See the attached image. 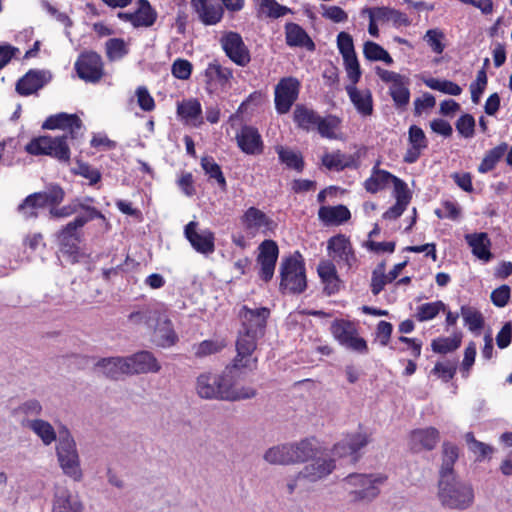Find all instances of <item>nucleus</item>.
I'll return each mask as SVG.
<instances>
[{
    "mask_svg": "<svg viewBox=\"0 0 512 512\" xmlns=\"http://www.w3.org/2000/svg\"><path fill=\"white\" fill-rule=\"evenodd\" d=\"M438 498L441 504L451 509H466L474 499L469 484L459 481L455 475H443L438 482Z\"/></svg>",
    "mask_w": 512,
    "mask_h": 512,
    "instance_id": "nucleus-1",
    "label": "nucleus"
},
{
    "mask_svg": "<svg viewBox=\"0 0 512 512\" xmlns=\"http://www.w3.org/2000/svg\"><path fill=\"white\" fill-rule=\"evenodd\" d=\"M281 292L288 291L291 294H300L307 287L305 265L299 252H295L282 259L280 264Z\"/></svg>",
    "mask_w": 512,
    "mask_h": 512,
    "instance_id": "nucleus-2",
    "label": "nucleus"
},
{
    "mask_svg": "<svg viewBox=\"0 0 512 512\" xmlns=\"http://www.w3.org/2000/svg\"><path fill=\"white\" fill-rule=\"evenodd\" d=\"M56 456L64 475L76 482L82 480L83 471L80 465L76 442L67 429L59 432Z\"/></svg>",
    "mask_w": 512,
    "mask_h": 512,
    "instance_id": "nucleus-3",
    "label": "nucleus"
},
{
    "mask_svg": "<svg viewBox=\"0 0 512 512\" xmlns=\"http://www.w3.org/2000/svg\"><path fill=\"white\" fill-rule=\"evenodd\" d=\"M386 477L376 476L373 474H357L352 473L344 478V483L351 487L349 491L350 502L352 503H369L374 500L379 489L376 484L383 483Z\"/></svg>",
    "mask_w": 512,
    "mask_h": 512,
    "instance_id": "nucleus-4",
    "label": "nucleus"
},
{
    "mask_svg": "<svg viewBox=\"0 0 512 512\" xmlns=\"http://www.w3.org/2000/svg\"><path fill=\"white\" fill-rule=\"evenodd\" d=\"M260 338L249 332L239 330L236 340L237 355L232 360L231 365L226 366L230 374H233L235 371L246 373L256 368L257 358L253 357V353L257 348V341Z\"/></svg>",
    "mask_w": 512,
    "mask_h": 512,
    "instance_id": "nucleus-5",
    "label": "nucleus"
},
{
    "mask_svg": "<svg viewBox=\"0 0 512 512\" xmlns=\"http://www.w3.org/2000/svg\"><path fill=\"white\" fill-rule=\"evenodd\" d=\"M67 136L50 137L41 136L32 139L25 147V150L31 155H49L60 161L70 159V149L66 142Z\"/></svg>",
    "mask_w": 512,
    "mask_h": 512,
    "instance_id": "nucleus-6",
    "label": "nucleus"
},
{
    "mask_svg": "<svg viewBox=\"0 0 512 512\" xmlns=\"http://www.w3.org/2000/svg\"><path fill=\"white\" fill-rule=\"evenodd\" d=\"M107 363H116L126 374L156 373L161 369L157 359L149 351H140L125 359H114Z\"/></svg>",
    "mask_w": 512,
    "mask_h": 512,
    "instance_id": "nucleus-7",
    "label": "nucleus"
},
{
    "mask_svg": "<svg viewBox=\"0 0 512 512\" xmlns=\"http://www.w3.org/2000/svg\"><path fill=\"white\" fill-rule=\"evenodd\" d=\"M331 333L341 345L357 352H367L368 347L364 338L357 336V329L353 322L348 320H335L331 324Z\"/></svg>",
    "mask_w": 512,
    "mask_h": 512,
    "instance_id": "nucleus-8",
    "label": "nucleus"
},
{
    "mask_svg": "<svg viewBox=\"0 0 512 512\" xmlns=\"http://www.w3.org/2000/svg\"><path fill=\"white\" fill-rule=\"evenodd\" d=\"M238 316L241 320V329L259 337L265 335L267 320L270 316V309L261 307L257 309H250L243 306Z\"/></svg>",
    "mask_w": 512,
    "mask_h": 512,
    "instance_id": "nucleus-9",
    "label": "nucleus"
},
{
    "mask_svg": "<svg viewBox=\"0 0 512 512\" xmlns=\"http://www.w3.org/2000/svg\"><path fill=\"white\" fill-rule=\"evenodd\" d=\"M300 82L294 77L282 78L275 87V106L280 114L287 113L298 98Z\"/></svg>",
    "mask_w": 512,
    "mask_h": 512,
    "instance_id": "nucleus-10",
    "label": "nucleus"
},
{
    "mask_svg": "<svg viewBox=\"0 0 512 512\" xmlns=\"http://www.w3.org/2000/svg\"><path fill=\"white\" fill-rule=\"evenodd\" d=\"M75 69L79 78L96 83L103 76V62L96 52L82 53L75 63Z\"/></svg>",
    "mask_w": 512,
    "mask_h": 512,
    "instance_id": "nucleus-11",
    "label": "nucleus"
},
{
    "mask_svg": "<svg viewBox=\"0 0 512 512\" xmlns=\"http://www.w3.org/2000/svg\"><path fill=\"white\" fill-rule=\"evenodd\" d=\"M278 255V245L274 240L266 239L260 244L257 263L260 265L259 277L263 281L269 282L273 278Z\"/></svg>",
    "mask_w": 512,
    "mask_h": 512,
    "instance_id": "nucleus-12",
    "label": "nucleus"
},
{
    "mask_svg": "<svg viewBox=\"0 0 512 512\" xmlns=\"http://www.w3.org/2000/svg\"><path fill=\"white\" fill-rule=\"evenodd\" d=\"M328 250L329 255L338 263V265H343L349 269L356 262V256L351 243L343 234H338L329 239Z\"/></svg>",
    "mask_w": 512,
    "mask_h": 512,
    "instance_id": "nucleus-13",
    "label": "nucleus"
},
{
    "mask_svg": "<svg viewBox=\"0 0 512 512\" xmlns=\"http://www.w3.org/2000/svg\"><path fill=\"white\" fill-rule=\"evenodd\" d=\"M240 129L236 132V142L242 152L248 155H259L264 150V144L255 127L242 125L239 122Z\"/></svg>",
    "mask_w": 512,
    "mask_h": 512,
    "instance_id": "nucleus-14",
    "label": "nucleus"
},
{
    "mask_svg": "<svg viewBox=\"0 0 512 512\" xmlns=\"http://www.w3.org/2000/svg\"><path fill=\"white\" fill-rule=\"evenodd\" d=\"M312 462L305 465L297 474V479H303L315 483L328 475L335 469V461L331 458H313Z\"/></svg>",
    "mask_w": 512,
    "mask_h": 512,
    "instance_id": "nucleus-15",
    "label": "nucleus"
},
{
    "mask_svg": "<svg viewBox=\"0 0 512 512\" xmlns=\"http://www.w3.org/2000/svg\"><path fill=\"white\" fill-rule=\"evenodd\" d=\"M369 436L365 433L348 434L340 442L333 446L332 452L338 457L352 455V462L358 461L359 456L356 453L369 443Z\"/></svg>",
    "mask_w": 512,
    "mask_h": 512,
    "instance_id": "nucleus-16",
    "label": "nucleus"
},
{
    "mask_svg": "<svg viewBox=\"0 0 512 512\" xmlns=\"http://www.w3.org/2000/svg\"><path fill=\"white\" fill-rule=\"evenodd\" d=\"M226 56L241 67H245L251 61L250 51L239 33H226Z\"/></svg>",
    "mask_w": 512,
    "mask_h": 512,
    "instance_id": "nucleus-17",
    "label": "nucleus"
},
{
    "mask_svg": "<svg viewBox=\"0 0 512 512\" xmlns=\"http://www.w3.org/2000/svg\"><path fill=\"white\" fill-rule=\"evenodd\" d=\"M223 383L222 374L203 373L197 378V393L205 399H223Z\"/></svg>",
    "mask_w": 512,
    "mask_h": 512,
    "instance_id": "nucleus-18",
    "label": "nucleus"
},
{
    "mask_svg": "<svg viewBox=\"0 0 512 512\" xmlns=\"http://www.w3.org/2000/svg\"><path fill=\"white\" fill-rule=\"evenodd\" d=\"M50 79L51 74L48 71L30 70L17 81L15 89L20 95L28 96L36 93Z\"/></svg>",
    "mask_w": 512,
    "mask_h": 512,
    "instance_id": "nucleus-19",
    "label": "nucleus"
},
{
    "mask_svg": "<svg viewBox=\"0 0 512 512\" xmlns=\"http://www.w3.org/2000/svg\"><path fill=\"white\" fill-rule=\"evenodd\" d=\"M152 341L159 347H170L177 340V334L173 329L171 320L159 312V320L154 322Z\"/></svg>",
    "mask_w": 512,
    "mask_h": 512,
    "instance_id": "nucleus-20",
    "label": "nucleus"
},
{
    "mask_svg": "<svg viewBox=\"0 0 512 512\" xmlns=\"http://www.w3.org/2000/svg\"><path fill=\"white\" fill-rule=\"evenodd\" d=\"M291 465L305 463L318 454L315 438H304L297 442L288 443Z\"/></svg>",
    "mask_w": 512,
    "mask_h": 512,
    "instance_id": "nucleus-21",
    "label": "nucleus"
},
{
    "mask_svg": "<svg viewBox=\"0 0 512 512\" xmlns=\"http://www.w3.org/2000/svg\"><path fill=\"white\" fill-rule=\"evenodd\" d=\"M197 223L191 221L185 227V236L193 248L203 254H208L214 250L213 235L208 231L198 232Z\"/></svg>",
    "mask_w": 512,
    "mask_h": 512,
    "instance_id": "nucleus-22",
    "label": "nucleus"
},
{
    "mask_svg": "<svg viewBox=\"0 0 512 512\" xmlns=\"http://www.w3.org/2000/svg\"><path fill=\"white\" fill-rule=\"evenodd\" d=\"M82 122L75 114L59 113L48 117L42 124L43 129H70V136L76 137L77 132L81 129Z\"/></svg>",
    "mask_w": 512,
    "mask_h": 512,
    "instance_id": "nucleus-23",
    "label": "nucleus"
},
{
    "mask_svg": "<svg viewBox=\"0 0 512 512\" xmlns=\"http://www.w3.org/2000/svg\"><path fill=\"white\" fill-rule=\"evenodd\" d=\"M192 6L206 25L216 24L221 20L223 7L213 0H191Z\"/></svg>",
    "mask_w": 512,
    "mask_h": 512,
    "instance_id": "nucleus-24",
    "label": "nucleus"
},
{
    "mask_svg": "<svg viewBox=\"0 0 512 512\" xmlns=\"http://www.w3.org/2000/svg\"><path fill=\"white\" fill-rule=\"evenodd\" d=\"M243 221L247 228L261 230L264 234L273 232L276 227V223L271 218L255 207H250L245 212Z\"/></svg>",
    "mask_w": 512,
    "mask_h": 512,
    "instance_id": "nucleus-25",
    "label": "nucleus"
},
{
    "mask_svg": "<svg viewBox=\"0 0 512 512\" xmlns=\"http://www.w3.org/2000/svg\"><path fill=\"white\" fill-rule=\"evenodd\" d=\"M346 91L356 110L363 116L373 113V99L370 90H359L356 85H347Z\"/></svg>",
    "mask_w": 512,
    "mask_h": 512,
    "instance_id": "nucleus-26",
    "label": "nucleus"
},
{
    "mask_svg": "<svg viewBox=\"0 0 512 512\" xmlns=\"http://www.w3.org/2000/svg\"><path fill=\"white\" fill-rule=\"evenodd\" d=\"M439 431L434 427L424 429H416L411 432V441L413 449L419 451L420 449L432 450L439 442Z\"/></svg>",
    "mask_w": 512,
    "mask_h": 512,
    "instance_id": "nucleus-27",
    "label": "nucleus"
},
{
    "mask_svg": "<svg viewBox=\"0 0 512 512\" xmlns=\"http://www.w3.org/2000/svg\"><path fill=\"white\" fill-rule=\"evenodd\" d=\"M286 43L291 47H305L309 51L315 49V44L307 32L296 23H288L285 27Z\"/></svg>",
    "mask_w": 512,
    "mask_h": 512,
    "instance_id": "nucleus-28",
    "label": "nucleus"
},
{
    "mask_svg": "<svg viewBox=\"0 0 512 512\" xmlns=\"http://www.w3.org/2000/svg\"><path fill=\"white\" fill-rule=\"evenodd\" d=\"M318 217L326 225H339L349 220L351 214L346 206L340 204L320 207Z\"/></svg>",
    "mask_w": 512,
    "mask_h": 512,
    "instance_id": "nucleus-29",
    "label": "nucleus"
},
{
    "mask_svg": "<svg viewBox=\"0 0 512 512\" xmlns=\"http://www.w3.org/2000/svg\"><path fill=\"white\" fill-rule=\"evenodd\" d=\"M22 425L31 429L46 446L52 444L57 439L55 429L48 421L42 419H33L23 421Z\"/></svg>",
    "mask_w": 512,
    "mask_h": 512,
    "instance_id": "nucleus-30",
    "label": "nucleus"
},
{
    "mask_svg": "<svg viewBox=\"0 0 512 512\" xmlns=\"http://www.w3.org/2000/svg\"><path fill=\"white\" fill-rule=\"evenodd\" d=\"M465 239L472 248V253L477 258L484 261H489L492 258L489 250L491 243L486 233L467 234Z\"/></svg>",
    "mask_w": 512,
    "mask_h": 512,
    "instance_id": "nucleus-31",
    "label": "nucleus"
},
{
    "mask_svg": "<svg viewBox=\"0 0 512 512\" xmlns=\"http://www.w3.org/2000/svg\"><path fill=\"white\" fill-rule=\"evenodd\" d=\"M88 216H78L75 220L69 222L59 233L62 242L75 236L77 229L83 227L89 220L94 218H104L103 214L94 207H87Z\"/></svg>",
    "mask_w": 512,
    "mask_h": 512,
    "instance_id": "nucleus-32",
    "label": "nucleus"
},
{
    "mask_svg": "<svg viewBox=\"0 0 512 512\" xmlns=\"http://www.w3.org/2000/svg\"><path fill=\"white\" fill-rule=\"evenodd\" d=\"M317 271L322 282L325 284L324 291L328 295L335 293L339 288V278L337 276V271L334 263H332L331 261H322L318 265Z\"/></svg>",
    "mask_w": 512,
    "mask_h": 512,
    "instance_id": "nucleus-33",
    "label": "nucleus"
},
{
    "mask_svg": "<svg viewBox=\"0 0 512 512\" xmlns=\"http://www.w3.org/2000/svg\"><path fill=\"white\" fill-rule=\"evenodd\" d=\"M293 118L299 128L309 131L316 128L320 115L303 104H297L294 109Z\"/></svg>",
    "mask_w": 512,
    "mask_h": 512,
    "instance_id": "nucleus-34",
    "label": "nucleus"
},
{
    "mask_svg": "<svg viewBox=\"0 0 512 512\" xmlns=\"http://www.w3.org/2000/svg\"><path fill=\"white\" fill-rule=\"evenodd\" d=\"M263 459L271 465H291L289 444L283 443L268 448L263 455Z\"/></svg>",
    "mask_w": 512,
    "mask_h": 512,
    "instance_id": "nucleus-35",
    "label": "nucleus"
},
{
    "mask_svg": "<svg viewBox=\"0 0 512 512\" xmlns=\"http://www.w3.org/2000/svg\"><path fill=\"white\" fill-rule=\"evenodd\" d=\"M138 8L134 12L136 23L134 27H150L157 19V12L152 8L148 0H138Z\"/></svg>",
    "mask_w": 512,
    "mask_h": 512,
    "instance_id": "nucleus-36",
    "label": "nucleus"
},
{
    "mask_svg": "<svg viewBox=\"0 0 512 512\" xmlns=\"http://www.w3.org/2000/svg\"><path fill=\"white\" fill-rule=\"evenodd\" d=\"M508 149V145L505 142L500 143L496 147L489 150L484 158L482 159V162L480 163L478 167V171L480 173H487L494 169L498 161L504 156Z\"/></svg>",
    "mask_w": 512,
    "mask_h": 512,
    "instance_id": "nucleus-37",
    "label": "nucleus"
},
{
    "mask_svg": "<svg viewBox=\"0 0 512 512\" xmlns=\"http://www.w3.org/2000/svg\"><path fill=\"white\" fill-rule=\"evenodd\" d=\"M442 465L440 469V478L443 475H455L453 466L458 459V448L448 442L443 443L442 446Z\"/></svg>",
    "mask_w": 512,
    "mask_h": 512,
    "instance_id": "nucleus-38",
    "label": "nucleus"
},
{
    "mask_svg": "<svg viewBox=\"0 0 512 512\" xmlns=\"http://www.w3.org/2000/svg\"><path fill=\"white\" fill-rule=\"evenodd\" d=\"M393 177L391 173L377 169L376 167L373 170V175L365 181V189L370 193H376L379 190L383 189L389 181L393 182Z\"/></svg>",
    "mask_w": 512,
    "mask_h": 512,
    "instance_id": "nucleus-39",
    "label": "nucleus"
},
{
    "mask_svg": "<svg viewBox=\"0 0 512 512\" xmlns=\"http://www.w3.org/2000/svg\"><path fill=\"white\" fill-rule=\"evenodd\" d=\"M323 165L329 170H343L353 164L352 156H347L340 151L335 153H326L322 157Z\"/></svg>",
    "mask_w": 512,
    "mask_h": 512,
    "instance_id": "nucleus-40",
    "label": "nucleus"
},
{
    "mask_svg": "<svg viewBox=\"0 0 512 512\" xmlns=\"http://www.w3.org/2000/svg\"><path fill=\"white\" fill-rule=\"evenodd\" d=\"M409 79L405 76L402 81H398L390 86V95L397 107H404L409 103L410 91H409Z\"/></svg>",
    "mask_w": 512,
    "mask_h": 512,
    "instance_id": "nucleus-41",
    "label": "nucleus"
},
{
    "mask_svg": "<svg viewBox=\"0 0 512 512\" xmlns=\"http://www.w3.org/2000/svg\"><path fill=\"white\" fill-rule=\"evenodd\" d=\"M375 19L383 21H392L398 26H408L410 21L407 15L399 10L389 7H380L375 10Z\"/></svg>",
    "mask_w": 512,
    "mask_h": 512,
    "instance_id": "nucleus-42",
    "label": "nucleus"
},
{
    "mask_svg": "<svg viewBox=\"0 0 512 512\" xmlns=\"http://www.w3.org/2000/svg\"><path fill=\"white\" fill-rule=\"evenodd\" d=\"M461 315L470 331L478 332L484 327V317L476 308L471 306H462Z\"/></svg>",
    "mask_w": 512,
    "mask_h": 512,
    "instance_id": "nucleus-43",
    "label": "nucleus"
},
{
    "mask_svg": "<svg viewBox=\"0 0 512 512\" xmlns=\"http://www.w3.org/2000/svg\"><path fill=\"white\" fill-rule=\"evenodd\" d=\"M276 151L280 161L284 163L288 168L295 169L298 172L303 170L304 161L300 153L294 152L291 149L284 148L283 146H277Z\"/></svg>",
    "mask_w": 512,
    "mask_h": 512,
    "instance_id": "nucleus-44",
    "label": "nucleus"
},
{
    "mask_svg": "<svg viewBox=\"0 0 512 512\" xmlns=\"http://www.w3.org/2000/svg\"><path fill=\"white\" fill-rule=\"evenodd\" d=\"M82 504L67 492L57 495L54 501V512H81Z\"/></svg>",
    "mask_w": 512,
    "mask_h": 512,
    "instance_id": "nucleus-45",
    "label": "nucleus"
},
{
    "mask_svg": "<svg viewBox=\"0 0 512 512\" xmlns=\"http://www.w3.org/2000/svg\"><path fill=\"white\" fill-rule=\"evenodd\" d=\"M424 83L427 87L440 91L442 93L457 96L461 94L462 89L461 87L450 81V80H439L437 78H428L424 80Z\"/></svg>",
    "mask_w": 512,
    "mask_h": 512,
    "instance_id": "nucleus-46",
    "label": "nucleus"
},
{
    "mask_svg": "<svg viewBox=\"0 0 512 512\" xmlns=\"http://www.w3.org/2000/svg\"><path fill=\"white\" fill-rule=\"evenodd\" d=\"M339 124L340 119L336 116L329 115L325 118L320 116L316 128L322 137L334 139L336 138L334 130L338 128Z\"/></svg>",
    "mask_w": 512,
    "mask_h": 512,
    "instance_id": "nucleus-47",
    "label": "nucleus"
},
{
    "mask_svg": "<svg viewBox=\"0 0 512 512\" xmlns=\"http://www.w3.org/2000/svg\"><path fill=\"white\" fill-rule=\"evenodd\" d=\"M440 310H445V304L442 301L422 304L417 308L416 318L420 321H427L435 318Z\"/></svg>",
    "mask_w": 512,
    "mask_h": 512,
    "instance_id": "nucleus-48",
    "label": "nucleus"
},
{
    "mask_svg": "<svg viewBox=\"0 0 512 512\" xmlns=\"http://www.w3.org/2000/svg\"><path fill=\"white\" fill-rule=\"evenodd\" d=\"M461 344V337L438 338L432 341L431 347L435 353L446 354L455 351Z\"/></svg>",
    "mask_w": 512,
    "mask_h": 512,
    "instance_id": "nucleus-49",
    "label": "nucleus"
},
{
    "mask_svg": "<svg viewBox=\"0 0 512 512\" xmlns=\"http://www.w3.org/2000/svg\"><path fill=\"white\" fill-rule=\"evenodd\" d=\"M128 53L126 43L121 38H112L106 42V54L109 60L121 59Z\"/></svg>",
    "mask_w": 512,
    "mask_h": 512,
    "instance_id": "nucleus-50",
    "label": "nucleus"
},
{
    "mask_svg": "<svg viewBox=\"0 0 512 512\" xmlns=\"http://www.w3.org/2000/svg\"><path fill=\"white\" fill-rule=\"evenodd\" d=\"M128 319L133 324L139 325L144 323L148 328H152L154 326V322L159 320V311H135L129 314Z\"/></svg>",
    "mask_w": 512,
    "mask_h": 512,
    "instance_id": "nucleus-51",
    "label": "nucleus"
},
{
    "mask_svg": "<svg viewBox=\"0 0 512 512\" xmlns=\"http://www.w3.org/2000/svg\"><path fill=\"white\" fill-rule=\"evenodd\" d=\"M256 395L257 391L252 387H226V401L251 399Z\"/></svg>",
    "mask_w": 512,
    "mask_h": 512,
    "instance_id": "nucleus-52",
    "label": "nucleus"
},
{
    "mask_svg": "<svg viewBox=\"0 0 512 512\" xmlns=\"http://www.w3.org/2000/svg\"><path fill=\"white\" fill-rule=\"evenodd\" d=\"M72 172L88 179L90 185L96 184L101 179V173L98 169L92 168L87 163L81 161L77 162V167L73 168Z\"/></svg>",
    "mask_w": 512,
    "mask_h": 512,
    "instance_id": "nucleus-53",
    "label": "nucleus"
},
{
    "mask_svg": "<svg viewBox=\"0 0 512 512\" xmlns=\"http://www.w3.org/2000/svg\"><path fill=\"white\" fill-rule=\"evenodd\" d=\"M47 204H50V201L48 200L46 193L38 192L27 196L25 200L19 205L18 210L24 211L26 208H43Z\"/></svg>",
    "mask_w": 512,
    "mask_h": 512,
    "instance_id": "nucleus-54",
    "label": "nucleus"
},
{
    "mask_svg": "<svg viewBox=\"0 0 512 512\" xmlns=\"http://www.w3.org/2000/svg\"><path fill=\"white\" fill-rule=\"evenodd\" d=\"M487 85V74L484 68L478 71L476 81L470 84L471 100L474 104H478L481 94Z\"/></svg>",
    "mask_w": 512,
    "mask_h": 512,
    "instance_id": "nucleus-55",
    "label": "nucleus"
},
{
    "mask_svg": "<svg viewBox=\"0 0 512 512\" xmlns=\"http://www.w3.org/2000/svg\"><path fill=\"white\" fill-rule=\"evenodd\" d=\"M337 46L343 59L356 56L353 38L347 32L342 31L338 34Z\"/></svg>",
    "mask_w": 512,
    "mask_h": 512,
    "instance_id": "nucleus-56",
    "label": "nucleus"
},
{
    "mask_svg": "<svg viewBox=\"0 0 512 512\" xmlns=\"http://www.w3.org/2000/svg\"><path fill=\"white\" fill-rule=\"evenodd\" d=\"M177 113L185 119H196L201 114V105L197 100H189L178 105Z\"/></svg>",
    "mask_w": 512,
    "mask_h": 512,
    "instance_id": "nucleus-57",
    "label": "nucleus"
},
{
    "mask_svg": "<svg viewBox=\"0 0 512 512\" xmlns=\"http://www.w3.org/2000/svg\"><path fill=\"white\" fill-rule=\"evenodd\" d=\"M260 6L264 13L271 18H279L290 12V9L278 4L275 0H260Z\"/></svg>",
    "mask_w": 512,
    "mask_h": 512,
    "instance_id": "nucleus-58",
    "label": "nucleus"
},
{
    "mask_svg": "<svg viewBox=\"0 0 512 512\" xmlns=\"http://www.w3.org/2000/svg\"><path fill=\"white\" fill-rule=\"evenodd\" d=\"M205 75L207 77V85L208 89L212 91L214 86L219 83L221 86L224 85V74L222 72V67L220 64L212 63L209 64L206 69Z\"/></svg>",
    "mask_w": 512,
    "mask_h": 512,
    "instance_id": "nucleus-59",
    "label": "nucleus"
},
{
    "mask_svg": "<svg viewBox=\"0 0 512 512\" xmlns=\"http://www.w3.org/2000/svg\"><path fill=\"white\" fill-rule=\"evenodd\" d=\"M455 126L460 135L471 138L475 132V119L470 114H464L456 121Z\"/></svg>",
    "mask_w": 512,
    "mask_h": 512,
    "instance_id": "nucleus-60",
    "label": "nucleus"
},
{
    "mask_svg": "<svg viewBox=\"0 0 512 512\" xmlns=\"http://www.w3.org/2000/svg\"><path fill=\"white\" fill-rule=\"evenodd\" d=\"M443 39L444 33L438 29H430L424 35V40L437 54H441L444 51L445 45L442 43Z\"/></svg>",
    "mask_w": 512,
    "mask_h": 512,
    "instance_id": "nucleus-61",
    "label": "nucleus"
},
{
    "mask_svg": "<svg viewBox=\"0 0 512 512\" xmlns=\"http://www.w3.org/2000/svg\"><path fill=\"white\" fill-rule=\"evenodd\" d=\"M457 362L447 361L446 363L437 362L433 368V373L438 375L443 381H450L456 373Z\"/></svg>",
    "mask_w": 512,
    "mask_h": 512,
    "instance_id": "nucleus-62",
    "label": "nucleus"
},
{
    "mask_svg": "<svg viewBox=\"0 0 512 512\" xmlns=\"http://www.w3.org/2000/svg\"><path fill=\"white\" fill-rule=\"evenodd\" d=\"M201 166L206 174H209L211 178H215L219 184L224 185V176L221 167L215 163L212 157H203L201 159Z\"/></svg>",
    "mask_w": 512,
    "mask_h": 512,
    "instance_id": "nucleus-63",
    "label": "nucleus"
},
{
    "mask_svg": "<svg viewBox=\"0 0 512 512\" xmlns=\"http://www.w3.org/2000/svg\"><path fill=\"white\" fill-rule=\"evenodd\" d=\"M393 184L396 202L408 205L411 200V192L407 184L398 177H393Z\"/></svg>",
    "mask_w": 512,
    "mask_h": 512,
    "instance_id": "nucleus-64",
    "label": "nucleus"
}]
</instances>
